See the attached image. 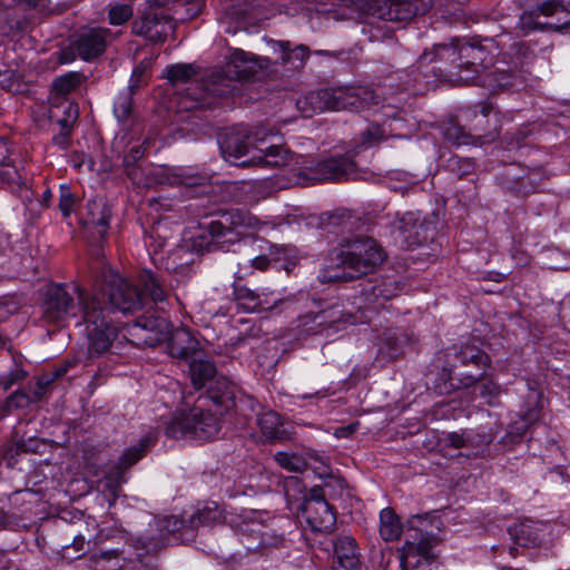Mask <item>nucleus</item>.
<instances>
[{
  "instance_id": "obj_1",
  "label": "nucleus",
  "mask_w": 570,
  "mask_h": 570,
  "mask_svg": "<svg viewBox=\"0 0 570 570\" xmlns=\"http://www.w3.org/2000/svg\"><path fill=\"white\" fill-rule=\"evenodd\" d=\"M106 312L97 294L78 285L72 286V293L63 285H53L42 302V317L49 324L62 327L71 320L77 324L83 322L91 357L107 352L117 336V328L109 324Z\"/></svg>"
},
{
  "instance_id": "obj_2",
  "label": "nucleus",
  "mask_w": 570,
  "mask_h": 570,
  "mask_svg": "<svg viewBox=\"0 0 570 570\" xmlns=\"http://www.w3.org/2000/svg\"><path fill=\"white\" fill-rule=\"evenodd\" d=\"M235 385L224 375H217L207 389V397L198 399L190 409L179 410L168 422L165 433L173 439H194L207 441L215 438L220 430L218 416L204 409L207 399L215 404L229 407L235 396Z\"/></svg>"
},
{
  "instance_id": "obj_3",
  "label": "nucleus",
  "mask_w": 570,
  "mask_h": 570,
  "mask_svg": "<svg viewBox=\"0 0 570 570\" xmlns=\"http://www.w3.org/2000/svg\"><path fill=\"white\" fill-rule=\"evenodd\" d=\"M140 292L136 286L114 271H105L101 282H96L91 293L97 294L107 309V321L115 327L109 318L112 308L121 313H135L144 306L145 296L154 303H161L168 297V289L158 275L151 271H141L138 275Z\"/></svg>"
},
{
  "instance_id": "obj_4",
  "label": "nucleus",
  "mask_w": 570,
  "mask_h": 570,
  "mask_svg": "<svg viewBox=\"0 0 570 570\" xmlns=\"http://www.w3.org/2000/svg\"><path fill=\"white\" fill-rule=\"evenodd\" d=\"M385 259L382 246L372 237L351 235L344 237L338 247L328 253V267H342L343 271L331 273L324 269L320 276L323 281L336 282L341 279L361 277L373 273Z\"/></svg>"
},
{
  "instance_id": "obj_5",
  "label": "nucleus",
  "mask_w": 570,
  "mask_h": 570,
  "mask_svg": "<svg viewBox=\"0 0 570 570\" xmlns=\"http://www.w3.org/2000/svg\"><path fill=\"white\" fill-rule=\"evenodd\" d=\"M484 51L482 47L459 41L450 45H434L425 50L417 59L419 67L429 63H439L432 68V72L441 80L469 83L479 72L483 61Z\"/></svg>"
},
{
  "instance_id": "obj_6",
  "label": "nucleus",
  "mask_w": 570,
  "mask_h": 570,
  "mask_svg": "<svg viewBox=\"0 0 570 570\" xmlns=\"http://www.w3.org/2000/svg\"><path fill=\"white\" fill-rule=\"evenodd\" d=\"M269 58L258 57L242 49H233L226 63L225 75L214 73L199 94L190 92L188 95L199 102H206L207 97H223L232 92L229 82L232 79H248L256 75L258 70L269 67Z\"/></svg>"
},
{
  "instance_id": "obj_7",
  "label": "nucleus",
  "mask_w": 570,
  "mask_h": 570,
  "mask_svg": "<svg viewBox=\"0 0 570 570\" xmlns=\"http://www.w3.org/2000/svg\"><path fill=\"white\" fill-rule=\"evenodd\" d=\"M306 101L312 106L314 112L324 110L362 111L377 106L381 102V96L372 88L364 86L323 88L308 94Z\"/></svg>"
},
{
  "instance_id": "obj_8",
  "label": "nucleus",
  "mask_w": 570,
  "mask_h": 570,
  "mask_svg": "<svg viewBox=\"0 0 570 570\" xmlns=\"http://www.w3.org/2000/svg\"><path fill=\"white\" fill-rule=\"evenodd\" d=\"M266 223L261 222L256 216L243 209H232L219 215V218L212 220L207 226L210 240L207 243V250L217 248L218 245L226 242H234L237 238L238 229L261 230Z\"/></svg>"
},
{
  "instance_id": "obj_9",
  "label": "nucleus",
  "mask_w": 570,
  "mask_h": 570,
  "mask_svg": "<svg viewBox=\"0 0 570 570\" xmlns=\"http://www.w3.org/2000/svg\"><path fill=\"white\" fill-rule=\"evenodd\" d=\"M356 175V164L348 155H340L317 163L306 160L298 173L299 177L314 181L348 179Z\"/></svg>"
},
{
  "instance_id": "obj_10",
  "label": "nucleus",
  "mask_w": 570,
  "mask_h": 570,
  "mask_svg": "<svg viewBox=\"0 0 570 570\" xmlns=\"http://www.w3.org/2000/svg\"><path fill=\"white\" fill-rule=\"evenodd\" d=\"M151 532L158 531V534L148 533L145 537H140L138 542L140 547L147 552L158 550L167 540V535H173L175 540L187 541L194 537V530L190 529V523L176 517L169 515L161 519H156L154 524H150Z\"/></svg>"
},
{
  "instance_id": "obj_11",
  "label": "nucleus",
  "mask_w": 570,
  "mask_h": 570,
  "mask_svg": "<svg viewBox=\"0 0 570 570\" xmlns=\"http://www.w3.org/2000/svg\"><path fill=\"white\" fill-rule=\"evenodd\" d=\"M374 14L392 22H407L423 16L435 4V0H376Z\"/></svg>"
},
{
  "instance_id": "obj_12",
  "label": "nucleus",
  "mask_w": 570,
  "mask_h": 570,
  "mask_svg": "<svg viewBox=\"0 0 570 570\" xmlns=\"http://www.w3.org/2000/svg\"><path fill=\"white\" fill-rule=\"evenodd\" d=\"M302 513L309 528L315 532H330L335 527L336 515L321 489L311 491L309 498L304 502Z\"/></svg>"
},
{
  "instance_id": "obj_13",
  "label": "nucleus",
  "mask_w": 570,
  "mask_h": 570,
  "mask_svg": "<svg viewBox=\"0 0 570 570\" xmlns=\"http://www.w3.org/2000/svg\"><path fill=\"white\" fill-rule=\"evenodd\" d=\"M119 33L102 27L83 28L77 33L72 48L82 60L91 61L101 56L108 42Z\"/></svg>"
},
{
  "instance_id": "obj_14",
  "label": "nucleus",
  "mask_w": 570,
  "mask_h": 570,
  "mask_svg": "<svg viewBox=\"0 0 570 570\" xmlns=\"http://www.w3.org/2000/svg\"><path fill=\"white\" fill-rule=\"evenodd\" d=\"M455 357L462 366L473 365L479 370L475 374L465 372L456 374L454 370L451 371L449 373V379L453 381L458 376L459 385L461 387H470L478 381L483 380L485 371L491 364L489 355L473 344L462 345L459 351L455 352Z\"/></svg>"
},
{
  "instance_id": "obj_15",
  "label": "nucleus",
  "mask_w": 570,
  "mask_h": 570,
  "mask_svg": "<svg viewBox=\"0 0 570 570\" xmlns=\"http://www.w3.org/2000/svg\"><path fill=\"white\" fill-rule=\"evenodd\" d=\"M259 130H252L246 125H237L228 129L224 137L219 140L220 149L226 159H239L243 156L258 149L256 141Z\"/></svg>"
},
{
  "instance_id": "obj_16",
  "label": "nucleus",
  "mask_w": 570,
  "mask_h": 570,
  "mask_svg": "<svg viewBox=\"0 0 570 570\" xmlns=\"http://www.w3.org/2000/svg\"><path fill=\"white\" fill-rule=\"evenodd\" d=\"M432 519L428 515L415 514L407 520V531H414L413 535L405 542V548L409 554L416 553L424 558L430 556L432 548L436 544L435 534L429 531V524Z\"/></svg>"
},
{
  "instance_id": "obj_17",
  "label": "nucleus",
  "mask_w": 570,
  "mask_h": 570,
  "mask_svg": "<svg viewBox=\"0 0 570 570\" xmlns=\"http://www.w3.org/2000/svg\"><path fill=\"white\" fill-rule=\"evenodd\" d=\"M169 29H171L170 20L153 10L145 11L131 23L132 35L142 37L153 43L164 42Z\"/></svg>"
},
{
  "instance_id": "obj_18",
  "label": "nucleus",
  "mask_w": 570,
  "mask_h": 570,
  "mask_svg": "<svg viewBox=\"0 0 570 570\" xmlns=\"http://www.w3.org/2000/svg\"><path fill=\"white\" fill-rule=\"evenodd\" d=\"M400 286L393 277H382L363 288L365 308L377 311L385 307V303L395 297Z\"/></svg>"
},
{
  "instance_id": "obj_19",
  "label": "nucleus",
  "mask_w": 570,
  "mask_h": 570,
  "mask_svg": "<svg viewBox=\"0 0 570 570\" xmlns=\"http://www.w3.org/2000/svg\"><path fill=\"white\" fill-rule=\"evenodd\" d=\"M79 117V108L75 101H63L60 108L57 109L51 106L50 118L56 119L60 131L53 137V142L62 148L69 144L70 134Z\"/></svg>"
},
{
  "instance_id": "obj_20",
  "label": "nucleus",
  "mask_w": 570,
  "mask_h": 570,
  "mask_svg": "<svg viewBox=\"0 0 570 570\" xmlns=\"http://www.w3.org/2000/svg\"><path fill=\"white\" fill-rule=\"evenodd\" d=\"M247 538L246 549L248 551H264L267 548L284 546L286 538L284 533H277L271 529H262L258 524H246L242 530Z\"/></svg>"
},
{
  "instance_id": "obj_21",
  "label": "nucleus",
  "mask_w": 570,
  "mask_h": 570,
  "mask_svg": "<svg viewBox=\"0 0 570 570\" xmlns=\"http://www.w3.org/2000/svg\"><path fill=\"white\" fill-rule=\"evenodd\" d=\"M167 348L173 357L191 360L197 356L199 342L189 330L178 327L170 332L167 340Z\"/></svg>"
},
{
  "instance_id": "obj_22",
  "label": "nucleus",
  "mask_w": 570,
  "mask_h": 570,
  "mask_svg": "<svg viewBox=\"0 0 570 570\" xmlns=\"http://www.w3.org/2000/svg\"><path fill=\"white\" fill-rule=\"evenodd\" d=\"M87 77L79 71L67 72L52 81L50 89V105L57 109L63 101H70L68 96L76 91L85 81Z\"/></svg>"
},
{
  "instance_id": "obj_23",
  "label": "nucleus",
  "mask_w": 570,
  "mask_h": 570,
  "mask_svg": "<svg viewBox=\"0 0 570 570\" xmlns=\"http://www.w3.org/2000/svg\"><path fill=\"white\" fill-rule=\"evenodd\" d=\"M397 237L402 245L412 248L428 240L424 225L413 213H405L396 226Z\"/></svg>"
},
{
  "instance_id": "obj_24",
  "label": "nucleus",
  "mask_w": 570,
  "mask_h": 570,
  "mask_svg": "<svg viewBox=\"0 0 570 570\" xmlns=\"http://www.w3.org/2000/svg\"><path fill=\"white\" fill-rule=\"evenodd\" d=\"M110 208L104 199H89L85 206V213L81 214V220L88 227L97 229V233L105 237L109 227Z\"/></svg>"
},
{
  "instance_id": "obj_25",
  "label": "nucleus",
  "mask_w": 570,
  "mask_h": 570,
  "mask_svg": "<svg viewBox=\"0 0 570 570\" xmlns=\"http://www.w3.org/2000/svg\"><path fill=\"white\" fill-rule=\"evenodd\" d=\"M257 425L262 436L267 442H281L291 439V432L286 429L282 416L275 411L268 410L259 413Z\"/></svg>"
},
{
  "instance_id": "obj_26",
  "label": "nucleus",
  "mask_w": 570,
  "mask_h": 570,
  "mask_svg": "<svg viewBox=\"0 0 570 570\" xmlns=\"http://www.w3.org/2000/svg\"><path fill=\"white\" fill-rule=\"evenodd\" d=\"M274 52L279 53V63L287 70L296 71L304 67L309 49L305 45L291 48L289 41H271Z\"/></svg>"
},
{
  "instance_id": "obj_27",
  "label": "nucleus",
  "mask_w": 570,
  "mask_h": 570,
  "mask_svg": "<svg viewBox=\"0 0 570 570\" xmlns=\"http://www.w3.org/2000/svg\"><path fill=\"white\" fill-rule=\"evenodd\" d=\"M289 151L282 146L272 145L265 149H258V155L239 163L240 166L261 165L268 167H283L288 164Z\"/></svg>"
},
{
  "instance_id": "obj_28",
  "label": "nucleus",
  "mask_w": 570,
  "mask_h": 570,
  "mask_svg": "<svg viewBox=\"0 0 570 570\" xmlns=\"http://www.w3.org/2000/svg\"><path fill=\"white\" fill-rule=\"evenodd\" d=\"M189 374L194 387L200 390L212 383L217 376V370L212 361L195 356L190 360Z\"/></svg>"
},
{
  "instance_id": "obj_29",
  "label": "nucleus",
  "mask_w": 570,
  "mask_h": 570,
  "mask_svg": "<svg viewBox=\"0 0 570 570\" xmlns=\"http://www.w3.org/2000/svg\"><path fill=\"white\" fill-rule=\"evenodd\" d=\"M149 444L150 440L145 438L140 440L137 445H134L124 452L111 472L117 481H122L124 472L136 464L146 454Z\"/></svg>"
},
{
  "instance_id": "obj_30",
  "label": "nucleus",
  "mask_w": 570,
  "mask_h": 570,
  "mask_svg": "<svg viewBox=\"0 0 570 570\" xmlns=\"http://www.w3.org/2000/svg\"><path fill=\"white\" fill-rule=\"evenodd\" d=\"M403 531L402 522L392 508H384L380 512L379 532L386 542L399 540Z\"/></svg>"
},
{
  "instance_id": "obj_31",
  "label": "nucleus",
  "mask_w": 570,
  "mask_h": 570,
  "mask_svg": "<svg viewBox=\"0 0 570 570\" xmlns=\"http://www.w3.org/2000/svg\"><path fill=\"white\" fill-rule=\"evenodd\" d=\"M224 519L223 510L216 502H206L198 508L189 518L190 529L195 530L199 525H214Z\"/></svg>"
},
{
  "instance_id": "obj_32",
  "label": "nucleus",
  "mask_w": 570,
  "mask_h": 570,
  "mask_svg": "<svg viewBox=\"0 0 570 570\" xmlns=\"http://www.w3.org/2000/svg\"><path fill=\"white\" fill-rule=\"evenodd\" d=\"M386 138L385 130L376 124H371L363 130L354 147L353 156L357 154V149L371 148Z\"/></svg>"
},
{
  "instance_id": "obj_33",
  "label": "nucleus",
  "mask_w": 570,
  "mask_h": 570,
  "mask_svg": "<svg viewBox=\"0 0 570 570\" xmlns=\"http://www.w3.org/2000/svg\"><path fill=\"white\" fill-rule=\"evenodd\" d=\"M108 22L111 26H122L134 16L131 3L114 2L107 8Z\"/></svg>"
},
{
  "instance_id": "obj_34",
  "label": "nucleus",
  "mask_w": 570,
  "mask_h": 570,
  "mask_svg": "<svg viewBox=\"0 0 570 570\" xmlns=\"http://www.w3.org/2000/svg\"><path fill=\"white\" fill-rule=\"evenodd\" d=\"M167 79L170 83H185L196 75V68L191 63H176L166 69Z\"/></svg>"
},
{
  "instance_id": "obj_35",
  "label": "nucleus",
  "mask_w": 570,
  "mask_h": 570,
  "mask_svg": "<svg viewBox=\"0 0 570 570\" xmlns=\"http://www.w3.org/2000/svg\"><path fill=\"white\" fill-rule=\"evenodd\" d=\"M234 295L238 304L247 312H257L259 313V299L258 295L259 293H256L247 287L235 286L234 288Z\"/></svg>"
},
{
  "instance_id": "obj_36",
  "label": "nucleus",
  "mask_w": 570,
  "mask_h": 570,
  "mask_svg": "<svg viewBox=\"0 0 570 570\" xmlns=\"http://www.w3.org/2000/svg\"><path fill=\"white\" fill-rule=\"evenodd\" d=\"M274 459L282 468L289 472H303L307 468L305 459L294 453L277 452Z\"/></svg>"
},
{
  "instance_id": "obj_37",
  "label": "nucleus",
  "mask_w": 570,
  "mask_h": 570,
  "mask_svg": "<svg viewBox=\"0 0 570 570\" xmlns=\"http://www.w3.org/2000/svg\"><path fill=\"white\" fill-rule=\"evenodd\" d=\"M9 157V150L6 144L0 142V183L14 184L20 179V175L14 166L6 163Z\"/></svg>"
},
{
  "instance_id": "obj_38",
  "label": "nucleus",
  "mask_w": 570,
  "mask_h": 570,
  "mask_svg": "<svg viewBox=\"0 0 570 570\" xmlns=\"http://www.w3.org/2000/svg\"><path fill=\"white\" fill-rule=\"evenodd\" d=\"M248 264H238V269L235 272L236 278L242 279L252 273V269L266 271L269 267L271 261L266 255H259L247 262Z\"/></svg>"
},
{
  "instance_id": "obj_39",
  "label": "nucleus",
  "mask_w": 570,
  "mask_h": 570,
  "mask_svg": "<svg viewBox=\"0 0 570 570\" xmlns=\"http://www.w3.org/2000/svg\"><path fill=\"white\" fill-rule=\"evenodd\" d=\"M183 256H191L184 247L174 250L167 258L166 268L174 272H183L191 262L190 258L184 259Z\"/></svg>"
},
{
  "instance_id": "obj_40",
  "label": "nucleus",
  "mask_w": 570,
  "mask_h": 570,
  "mask_svg": "<svg viewBox=\"0 0 570 570\" xmlns=\"http://www.w3.org/2000/svg\"><path fill=\"white\" fill-rule=\"evenodd\" d=\"M77 200L78 198L68 185L60 186L59 209L63 217H69L71 215Z\"/></svg>"
},
{
  "instance_id": "obj_41",
  "label": "nucleus",
  "mask_w": 570,
  "mask_h": 570,
  "mask_svg": "<svg viewBox=\"0 0 570 570\" xmlns=\"http://www.w3.org/2000/svg\"><path fill=\"white\" fill-rule=\"evenodd\" d=\"M276 191L275 181L272 178L256 180L250 185V194L257 200L267 198Z\"/></svg>"
},
{
  "instance_id": "obj_42",
  "label": "nucleus",
  "mask_w": 570,
  "mask_h": 570,
  "mask_svg": "<svg viewBox=\"0 0 570 570\" xmlns=\"http://www.w3.org/2000/svg\"><path fill=\"white\" fill-rule=\"evenodd\" d=\"M132 110V98L129 94L119 95L114 105V114L119 121L127 120Z\"/></svg>"
},
{
  "instance_id": "obj_43",
  "label": "nucleus",
  "mask_w": 570,
  "mask_h": 570,
  "mask_svg": "<svg viewBox=\"0 0 570 570\" xmlns=\"http://www.w3.org/2000/svg\"><path fill=\"white\" fill-rule=\"evenodd\" d=\"M488 375H484L480 385V395L485 400L488 404H493L495 400L500 396L502 389L501 386L492 380H487Z\"/></svg>"
},
{
  "instance_id": "obj_44",
  "label": "nucleus",
  "mask_w": 570,
  "mask_h": 570,
  "mask_svg": "<svg viewBox=\"0 0 570 570\" xmlns=\"http://www.w3.org/2000/svg\"><path fill=\"white\" fill-rule=\"evenodd\" d=\"M148 145V139H146L141 146L132 147L130 151L124 158V166L126 168L128 176H134L135 165L139 159L142 158L146 146Z\"/></svg>"
},
{
  "instance_id": "obj_45",
  "label": "nucleus",
  "mask_w": 570,
  "mask_h": 570,
  "mask_svg": "<svg viewBox=\"0 0 570 570\" xmlns=\"http://www.w3.org/2000/svg\"><path fill=\"white\" fill-rule=\"evenodd\" d=\"M449 167L453 173L458 174L460 177H463L474 170L475 164L470 158L453 156L449 159Z\"/></svg>"
},
{
  "instance_id": "obj_46",
  "label": "nucleus",
  "mask_w": 570,
  "mask_h": 570,
  "mask_svg": "<svg viewBox=\"0 0 570 570\" xmlns=\"http://www.w3.org/2000/svg\"><path fill=\"white\" fill-rule=\"evenodd\" d=\"M537 11L543 16L550 17L557 13H561L564 17L569 16V12L564 9L563 4L556 0H548L538 6Z\"/></svg>"
},
{
  "instance_id": "obj_47",
  "label": "nucleus",
  "mask_w": 570,
  "mask_h": 570,
  "mask_svg": "<svg viewBox=\"0 0 570 570\" xmlns=\"http://www.w3.org/2000/svg\"><path fill=\"white\" fill-rule=\"evenodd\" d=\"M487 78L489 79V85L494 89H505L514 85L510 80L511 76L507 71L489 73Z\"/></svg>"
},
{
  "instance_id": "obj_48",
  "label": "nucleus",
  "mask_w": 570,
  "mask_h": 570,
  "mask_svg": "<svg viewBox=\"0 0 570 570\" xmlns=\"http://www.w3.org/2000/svg\"><path fill=\"white\" fill-rule=\"evenodd\" d=\"M32 401H35L33 396L31 397L26 392L18 390L7 397V406L14 409L26 407Z\"/></svg>"
},
{
  "instance_id": "obj_49",
  "label": "nucleus",
  "mask_w": 570,
  "mask_h": 570,
  "mask_svg": "<svg viewBox=\"0 0 570 570\" xmlns=\"http://www.w3.org/2000/svg\"><path fill=\"white\" fill-rule=\"evenodd\" d=\"M442 441L445 445H450L454 449L466 448L469 444V439L465 433L451 432L444 434Z\"/></svg>"
},
{
  "instance_id": "obj_50",
  "label": "nucleus",
  "mask_w": 570,
  "mask_h": 570,
  "mask_svg": "<svg viewBox=\"0 0 570 570\" xmlns=\"http://www.w3.org/2000/svg\"><path fill=\"white\" fill-rule=\"evenodd\" d=\"M55 381V375H51L50 372L43 373L41 376H39L37 380V390L33 392V400L39 401L42 397L46 389Z\"/></svg>"
},
{
  "instance_id": "obj_51",
  "label": "nucleus",
  "mask_w": 570,
  "mask_h": 570,
  "mask_svg": "<svg viewBox=\"0 0 570 570\" xmlns=\"http://www.w3.org/2000/svg\"><path fill=\"white\" fill-rule=\"evenodd\" d=\"M445 137L456 145L468 144V136L464 134L461 127L455 125H451L445 129Z\"/></svg>"
},
{
  "instance_id": "obj_52",
  "label": "nucleus",
  "mask_w": 570,
  "mask_h": 570,
  "mask_svg": "<svg viewBox=\"0 0 570 570\" xmlns=\"http://www.w3.org/2000/svg\"><path fill=\"white\" fill-rule=\"evenodd\" d=\"M137 325L142 327L144 330H148V331H164V330H167L168 328V323L166 322L165 318H155V320H145V321H138L137 322Z\"/></svg>"
},
{
  "instance_id": "obj_53",
  "label": "nucleus",
  "mask_w": 570,
  "mask_h": 570,
  "mask_svg": "<svg viewBox=\"0 0 570 570\" xmlns=\"http://www.w3.org/2000/svg\"><path fill=\"white\" fill-rule=\"evenodd\" d=\"M101 561H115V564H112L110 567V570H116V568L120 567L118 564L119 559H118L117 551H114V550L104 551V552H100L98 556H96V562L100 563Z\"/></svg>"
},
{
  "instance_id": "obj_54",
  "label": "nucleus",
  "mask_w": 570,
  "mask_h": 570,
  "mask_svg": "<svg viewBox=\"0 0 570 570\" xmlns=\"http://www.w3.org/2000/svg\"><path fill=\"white\" fill-rule=\"evenodd\" d=\"M258 299L261 303L259 313L264 312V311L272 309L277 303V298H273L272 293L271 294L262 293L258 295Z\"/></svg>"
},
{
  "instance_id": "obj_55",
  "label": "nucleus",
  "mask_w": 570,
  "mask_h": 570,
  "mask_svg": "<svg viewBox=\"0 0 570 570\" xmlns=\"http://www.w3.org/2000/svg\"><path fill=\"white\" fill-rule=\"evenodd\" d=\"M22 376L23 375L20 374L19 372L11 373L8 377L0 381V389H2L3 391H8L17 381L21 380Z\"/></svg>"
},
{
  "instance_id": "obj_56",
  "label": "nucleus",
  "mask_w": 570,
  "mask_h": 570,
  "mask_svg": "<svg viewBox=\"0 0 570 570\" xmlns=\"http://www.w3.org/2000/svg\"><path fill=\"white\" fill-rule=\"evenodd\" d=\"M17 2L26 8H43L47 0H17Z\"/></svg>"
},
{
  "instance_id": "obj_57",
  "label": "nucleus",
  "mask_w": 570,
  "mask_h": 570,
  "mask_svg": "<svg viewBox=\"0 0 570 570\" xmlns=\"http://www.w3.org/2000/svg\"><path fill=\"white\" fill-rule=\"evenodd\" d=\"M316 321H317V324L318 325H324V324H328V326H333L336 322V320L334 318H331L330 320V315H328V312H322L320 313L317 316H316Z\"/></svg>"
},
{
  "instance_id": "obj_58",
  "label": "nucleus",
  "mask_w": 570,
  "mask_h": 570,
  "mask_svg": "<svg viewBox=\"0 0 570 570\" xmlns=\"http://www.w3.org/2000/svg\"><path fill=\"white\" fill-rule=\"evenodd\" d=\"M68 371V364L61 365L56 367L53 371H51V375H55V380H58L59 377H62Z\"/></svg>"
},
{
  "instance_id": "obj_59",
  "label": "nucleus",
  "mask_w": 570,
  "mask_h": 570,
  "mask_svg": "<svg viewBox=\"0 0 570 570\" xmlns=\"http://www.w3.org/2000/svg\"><path fill=\"white\" fill-rule=\"evenodd\" d=\"M83 546H85V539L82 537L75 538V540L72 542V547L75 548V550L77 552L81 551L83 549Z\"/></svg>"
},
{
  "instance_id": "obj_60",
  "label": "nucleus",
  "mask_w": 570,
  "mask_h": 570,
  "mask_svg": "<svg viewBox=\"0 0 570 570\" xmlns=\"http://www.w3.org/2000/svg\"><path fill=\"white\" fill-rule=\"evenodd\" d=\"M8 563L7 554L3 551H0V570H7Z\"/></svg>"
},
{
  "instance_id": "obj_61",
  "label": "nucleus",
  "mask_w": 570,
  "mask_h": 570,
  "mask_svg": "<svg viewBox=\"0 0 570 570\" xmlns=\"http://www.w3.org/2000/svg\"><path fill=\"white\" fill-rule=\"evenodd\" d=\"M341 225L343 226L344 229L350 230L353 225L351 217L348 216L346 218H343Z\"/></svg>"
},
{
  "instance_id": "obj_62",
  "label": "nucleus",
  "mask_w": 570,
  "mask_h": 570,
  "mask_svg": "<svg viewBox=\"0 0 570 570\" xmlns=\"http://www.w3.org/2000/svg\"><path fill=\"white\" fill-rule=\"evenodd\" d=\"M51 197H52V193H51V190L46 189V190L43 191V200H45L46 203H48V202L51 199Z\"/></svg>"
},
{
  "instance_id": "obj_63",
  "label": "nucleus",
  "mask_w": 570,
  "mask_h": 570,
  "mask_svg": "<svg viewBox=\"0 0 570 570\" xmlns=\"http://www.w3.org/2000/svg\"><path fill=\"white\" fill-rule=\"evenodd\" d=\"M490 110H491V107H490V106H488V105L482 106V108H481V114H482V116H483V117H488V115H489Z\"/></svg>"
},
{
  "instance_id": "obj_64",
  "label": "nucleus",
  "mask_w": 570,
  "mask_h": 570,
  "mask_svg": "<svg viewBox=\"0 0 570 570\" xmlns=\"http://www.w3.org/2000/svg\"><path fill=\"white\" fill-rule=\"evenodd\" d=\"M535 416H537V413L534 410H529V412L527 413L528 420H533Z\"/></svg>"
}]
</instances>
